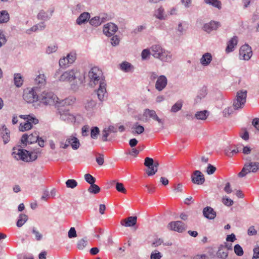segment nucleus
Masks as SVG:
<instances>
[{"label": "nucleus", "instance_id": "052dcab7", "mask_svg": "<svg viewBox=\"0 0 259 259\" xmlns=\"http://www.w3.org/2000/svg\"><path fill=\"white\" fill-rule=\"evenodd\" d=\"M146 28V27L145 25H139L132 31V33L136 35L145 29Z\"/></svg>", "mask_w": 259, "mask_h": 259}, {"label": "nucleus", "instance_id": "39448f33", "mask_svg": "<svg viewBox=\"0 0 259 259\" xmlns=\"http://www.w3.org/2000/svg\"><path fill=\"white\" fill-rule=\"evenodd\" d=\"M247 91L246 90L239 91L236 94V97L233 101V107L234 109L242 108L246 101Z\"/></svg>", "mask_w": 259, "mask_h": 259}, {"label": "nucleus", "instance_id": "0eeeda50", "mask_svg": "<svg viewBox=\"0 0 259 259\" xmlns=\"http://www.w3.org/2000/svg\"><path fill=\"white\" fill-rule=\"evenodd\" d=\"M38 138L39 136L36 132H35L29 135L27 134L23 135L21 139V143L24 145L23 147L24 148L26 146L27 143L31 144L36 143L37 140H39Z\"/></svg>", "mask_w": 259, "mask_h": 259}, {"label": "nucleus", "instance_id": "423d86ee", "mask_svg": "<svg viewBox=\"0 0 259 259\" xmlns=\"http://www.w3.org/2000/svg\"><path fill=\"white\" fill-rule=\"evenodd\" d=\"M21 145H18L13 148L12 155L17 160H21L28 162V150L22 149Z\"/></svg>", "mask_w": 259, "mask_h": 259}, {"label": "nucleus", "instance_id": "f03ea898", "mask_svg": "<svg viewBox=\"0 0 259 259\" xmlns=\"http://www.w3.org/2000/svg\"><path fill=\"white\" fill-rule=\"evenodd\" d=\"M150 50L151 55L163 62H170L172 60L171 53L163 49L159 45H153Z\"/></svg>", "mask_w": 259, "mask_h": 259}, {"label": "nucleus", "instance_id": "f257e3e1", "mask_svg": "<svg viewBox=\"0 0 259 259\" xmlns=\"http://www.w3.org/2000/svg\"><path fill=\"white\" fill-rule=\"evenodd\" d=\"M89 76L91 79L90 84L91 86L99 84V87L97 91L98 98L100 101H103L107 94L106 82L105 77L103 75L102 71L98 67H94L89 71Z\"/></svg>", "mask_w": 259, "mask_h": 259}, {"label": "nucleus", "instance_id": "0e129e2a", "mask_svg": "<svg viewBox=\"0 0 259 259\" xmlns=\"http://www.w3.org/2000/svg\"><path fill=\"white\" fill-rule=\"evenodd\" d=\"M68 236L69 238H75L77 236L76 231L74 227H71L68 232Z\"/></svg>", "mask_w": 259, "mask_h": 259}, {"label": "nucleus", "instance_id": "393cba45", "mask_svg": "<svg viewBox=\"0 0 259 259\" xmlns=\"http://www.w3.org/2000/svg\"><path fill=\"white\" fill-rule=\"evenodd\" d=\"M212 60V56L209 53H206L203 55L200 59L201 64L204 66L208 65Z\"/></svg>", "mask_w": 259, "mask_h": 259}, {"label": "nucleus", "instance_id": "6e6552de", "mask_svg": "<svg viewBox=\"0 0 259 259\" xmlns=\"http://www.w3.org/2000/svg\"><path fill=\"white\" fill-rule=\"evenodd\" d=\"M78 73L79 72L76 69L68 70L60 76L59 80L62 81L70 82L77 77Z\"/></svg>", "mask_w": 259, "mask_h": 259}, {"label": "nucleus", "instance_id": "f3484780", "mask_svg": "<svg viewBox=\"0 0 259 259\" xmlns=\"http://www.w3.org/2000/svg\"><path fill=\"white\" fill-rule=\"evenodd\" d=\"M220 26L221 24L219 22L211 20L208 23H205L202 27V29L209 33L213 30H216Z\"/></svg>", "mask_w": 259, "mask_h": 259}, {"label": "nucleus", "instance_id": "e2e57ef3", "mask_svg": "<svg viewBox=\"0 0 259 259\" xmlns=\"http://www.w3.org/2000/svg\"><path fill=\"white\" fill-rule=\"evenodd\" d=\"M151 55V50L144 49L142 51L141 56L142 60H144L147 59L148 57Z\"/></svg>", "mask_w": 259, "mask_h": 259}, {"label": "nucleus", "instance_id": "dca6fc26", "mask_svg": "<svg viewBox=\"0 0 259 259\" xmlns=\"http://www.w3.org/2000/svg\"><path fill=\"white\" fill-rule=\"evenodd\" d=\"M192 181L193 183L197 185H202L205 182L204 176L200 170L194 171L191 176Z\"/></svg>", "mask_w": 259, "mask_h": 259}, {"label": "nucleus", "instance_id": "69168bd1", "mask_svg": "<svg viewBox=\"0 0 259 259\" xmlns=\"http://www.w3.org/2000/svg\"><path fill=\"white\" fill-rule=\"evenodd\" d=\"M216 170V168L213 165L211 164H208L207 165L206 172L208 175H212L213 174Z\"/></svg>", "mask_w": 259, "mask_h": 259}, {"label": "nucleus", "instance_id": "2eb2a0df", "mask_svg": "<svg viewBox=\"0 0 259 259\" xmlns=\"http://www.w3.org/2000/svg\"><path fill=\"white\" fill-rule=\"evenodd\" d=\"M34 81L35 86L33 88L40 92L41 89L44 87L46 84V77L44 74H40L37 76Z\"/></svg>", "mask_w": 259, "mask_h": 259}, {"label": "nucleus", "instance_id": "a19ab883", "mask_svg": "<svg viewBox=\"0 0 259 259\" xmlns=\"http://www.w3.org/2000/svg\"><path fill=\"white\" fill-rule=\"evenodd\" d=\"M37 18L39 20L47 21L50 19V16H49L47 12L44 10H41L37 15Z\"/></svg>", "mask_w": 259, "mask_h": 259}, {"label": "nucleus", "instance_id": "79ce46f5", "mask_svg": "<svg viewBox=\"0 0 259 259\" xmlns=\"http://www.w3.org/2000/svg\"><path fill=\"white\" fill-rule=\"evenodd\" d=\"M38 151L35 150L33 151H28V162H31L35 160L38 157Z\"/></svg>", "mask_w": 259, "mask_h": 259}, {"label": "nucleus", "instance_id": "c9c22d12", "mask_svg": "<svg viewBox=\"0 0 259 259\" xmlns=\"http://www.w3.org/2000/svg\"><path fill=\"white\" fill-rule=\"evenodd\" d=\"M9 18V14L7 11L4 10L0 12V23L7 22Z\"/></svg>", "mask_w": 259, "mask_h": 259}, {"label": "nucleus", "instance_id": "7ed1b4c3", "mask_svg": "<svg viewBox=\"0 0 259 259\" xmlns=\"http://www.w3.org/2000/svg\"><path fill=\"white\" fill-rule=\"evenodd\" d=\"M39 101L45 105H53L58 102V98L52 92H39Z\"/></svg>", "mask_w": 259, "mask_h": 259}, {"label": "nucleus", "instance_id": "a211bd4d", "mask_svg": "<svg viewBox=\"0 0 259 259\" xmlns=\"http://www.w3.org/2000/svg\"><path fill=\"white\" fill-rule=\"evenodd\" d=\"M167 84V79L165 76H159L155 83V89L158 91H162L166 86Z\"/></svg>", "mask_w": 259, "mask_h": 259}, {"label": "nucleus", "instance_id": "e433bc0d", "mask_svg": "<svg viewBox=\"0 0 259 259\" xmlns=\"http://www.w3.org/2000/svg\"><path fill=\"white\" fill-rule=\"evenodd\" d=\"M66 57L68 60V63L73 64L76 59L77 54L76 52L74 51L70 52L67 55Z\"/></svg>", "mask_w": 259, "mask_h": 259}, {"label": "nucleus", "instance_id": "864d4df0", "mask_svg": "<svg viewBox=\"0 0 259 259\" xmlns=\"http://www.w3.org/2000/svg\"><path fill=\"white\" fill-rule=\"evenodd\" d=\"M113 183H115L116 186L115 188L117 191H118L119 192L125 193L126 192V190L125 188L124 187V185L122 183H119V182H115V181H113Z\"/></svg>", "mask_w": 259, "mask_h": 259}, {"label": "nucleus", "instance_id": "9d476101", "mask_svg": "<svg viewBox=\"0 0 259 259\" xmlns=\"http://www.w3.org/2000/svg\"><path fill=\"white\" fill-rule=\"evenodd\" d=\"M240 57L244 60H248L252 55L251 48L247 44L241 47L239 50Z\"/></svg>", "mask_w": 259, "mask_h": 259}, {"label": "nucleus", "instance_id": "20e7f679", "mask_svg": "<svg viewBox=\"0 0 259 259\" xmlns=\"http://www.w3.org/2000/svg\"><path fill=\"white\" fill-rule=\"evenodd\" d=\"M251 157H248L246 160L249 162H246L241 171L238 173L239 177H243L247 174L256 173L259 171V162L251 161Z\"/></svg>", "mask_w": 259, "mask_h": 259}, {"label": "nucleus", "instance_id": "aec40b11", "mask_svg": "<svg viewBox=\"0 0 259 259\" xmlns=\"http://www.w3.org/2000/svg\"><path fill=\"white\" fill-rule=\"evenodd\" d=\"M66 143L70 145L73 150H77L80 146L79 140L73 136H70L67 138Z\"/></svg>", "mask_w": 259, "mask_h": 259}, {"label": "nucleus", "instance_id": "13d9d810", "mask_svg": "<svg viewBox=\"0 0 259 259\" xmlns=\"http://www.w3.org/2000/svg\"><path fill=\"white\" fill-rule=\"evenodd\" d=\"M222 202L224 205L227 206H232L234 203L233 201L227 196H225L223 198Z\"/></svg>", "mask_w": 259, "mask_h": 259}, {"label": "nucleus", "instance_id": "f704fd0d", "mask_svg": "<svg viewBox=\"0 0 259 259\" xmlns=\"http://www.w3.org/2000/svg\"><path fill=\"white\" fill-rule=\"evenodd\" d=\"M76 100V99L73 97H69L59 103L62 106H69L73 104Z\"/></svg>", "mask_w": 259, "mask_h": 259}, {"label": "nucleus", "instance_id": "ea45409f", "mask_svg": "<svg viewBox=\"0 0 259 259\" xmlns=\"http://www.w3.org/2000/svg\"><path fill=\"white\" fill-rule=\"evenodd\" d=\"M182 106L183 102L182 101H178L171 107L170 111L176 113L181 109Z\"/></svg>", "mask_w": 259, "mask_h": 259}, {"label": "nucleus", "instance_id": "c03bdc74", "mask_svg": "<svg viewBox=\"0 0 259 259\" xmlns=\"http://www.w3.org/2000/svg\"><path fill=\"white\" fill-rule=\"evenodd\" d=\"M100 188L94 183L90 185V187L88 189V191L90 193L96 194L100 191Z\"/></svg>", "mask_w": 259, "mask_h": 259}, {"label": "nucleus", "instance_id": "774afa93", "mask_svg": "<svg viewBox=\"0 0 259 259\" xmlns=\"http://www.w3.org/2000/svg\"><path fill=\"white\" fill-rule=\"evenodd\" d=\"M253 255L252 259L259 258V246L254 247L253 249Z\"/></svg>", "mask_w": 259, "mask_h": 259}, {"label": "nucleus", "instance_id": "2f4dec72", "mask_svg": "<svg viewBox=\"0 0 259 259\" xmlns=\"http://www.w3.org/2000/svg\"><path fill=\"white\" fill-rule=\"evenodd\" d=\"M28 220V216L23 213H21L18 217L16 225L18 227H22Z\"/></svg>", "mask_w": 259, "mask_h": 259}, {"label": "nucleus", "instance_id": "cd10ccee", "mask_svg": "<svg viewBox=\"0 0 259 259\" xmlns=\"http://www.w3.org/2000/svg\"><path fill=\"white\" fill-rule=\"evenodd\" d=\"M207 95L206 88L203 87L198 92L197 96L195 99L194 102L195 104L200 102L202 99L204 98Z\"/></svg>", "mask_w": 259, "mask_h": 259}, {"label": "nucleus", "instance_id": "49530a36", "mask_svg": "<svg viewBox=\"0 0 259 259\" xmlns=\"http://www.w3.org/2000/svg\"><path fill=\"white\" fill-rule=\"evenodd\" d=\"M88 241L86 238H82L78 241L77 243V247L79 250H83L87 245Z\"/></svg>", "mask_w": 259, "mask_h": 259}, {"label": "nucleus", "instance_id": "37998d69", "mask_svg": "<svg viewBox=\"0 0 259 259\" xmlns=\"http://www.w3.org/2000/svg\"><path fill=\"white\" fill-rule=\"evenodd\" d=\"M14 83L17 87H20L23 83L22 77L20 74H15L14 75Z\"/></svg>", "mask_w": 259, "mask_h": 259}, {"label": "nucleus", "instance_id": "f8f14e48", "mask_svg": "<svg viewBox=\"0 0 259 259\" xmlns=\"http://www.w3.org/2000/svg\"><path fill=\"white\" fill-rule=\"evenodd\" d=\"M168 227L171 230L177 231L179 233H182L186 229V226L182 221H178L171 222L168 225Z\"/></svg>", "mask_w": 259, "mask_h": 259}, {"label": "nucleus", "instance_id": "bb28decb", "mask_svg": "<svg viewBox=\"0 0 259 259\" xmlns=\"http://www.w3.org/2000/svg\"><path fill=\"white\" fill-rule=\"evenodd\" d=\"M96 105V101L92 99H88L84 103V108L87 111H91L95 108Z\"/></svg>", "mask_w": 259, "mask_h": 259}, {"label": "nucleus", "instance_id": "ddd939ff", "mask_svg": "<svg viewBox=\"0 0 259 259\" xmlns=\"http://www.w3.org/2000/svg\"><path fill=\"white\" fill-rule=\"evenodd\" d=\"M117 30V26L113 23L110 22L104 25L103 31L105 35L110 37L113 35Z\"/></svg>", "mask_w": 259, "mask_h": 259}, {"label": "nucleus", "instance_id": "6ab92c4d", "mask_svg": "<svg viewBox=\"0 0 259 259\" xmlns=\"http://www.w3.org/2000/svg\"><path fill=\"white\" fill-rule=\"evenodd\" d=\"M137 217L136 216H131L121 220L120 224L122 226L126 227H133L137 224Z\"/></svg>", "mask_w": 259, "mask_h": 259}, {"label": "nucleus", "instance_id": "a878e982", "mask_svg": "<svg viewBox=\"0 0 259 259\" xmlns=\"http://www.w3.org/2000/svg\"><path fill=\"white\" fill-rule=\"evenodd\" d=\"M217 256L218 258L221 259H226L228 256V251L225 250L224 246L223 244L219 246L218 250L217 252Z\"/></svg>", "mask_w": 259, "mask_h": 259}, {"label": "nucleus", "instance_id": "9b49d317", "mask_svg": "<svg viewBox=\"0 0 259 259\" xmlns=\"http://www.w3.org/2000/svg\"><path fill=\"white\" fill-rule=\"evenodd\" d=\"M143 116L146 117V118L149 117L150 118L157 121L158 123L160 124L162 128H163L164 122L161 119L158 117L155 110L145 109L144 111Z\"/></svg>", "mask_w": 259, "mask_h": 259}, {"label": "nucleus", "instance_id": "5701e85b", "mask_svg": "<svg viewBox=\"0 0 259 259\" xmlns=\"http://www.w3.org/2000/svg\"><path fill=\"white\" fill-rule=\"evenodd\" d=\"M237 43L238 37L236 36H233L227 43V46L225 50L226 53H229L233 52Z\"/></svg>", "mask_w": 259, "mask_h": 259}, {"label": "nucleus", "instance_id": "1a4fd4ad", "mask_svg": "<svg viewBox=\"0 0 259 259\" xmlns=\"http://www.w3.org/2000/svg\"><path fill=\"white\" fill-rule=\"evenodd\" d=\"M39 92L32 88L31 91L23 94V98L24 100L29 103L39 101Z\"/></svg>", "mask_w": 259, "mask_h": 259}, {"label": "nucleus", "instance_id": "3c124183", "mask_svg": "<svg viewBox=\"0 0 259 259\" xmlns=\"http://www.w3.org/2000/svg\"><path fill=\"white\" fill-rule=\"evenodd\" d=\"M84 179L85 181L90 184V185L94 184L96 182V179L94 177H93L90 174H86L84 175Z\"/></svg>", "mask_w": 259, "mask_h": 259}, {"label": "nucleus", "instance_id": "de8ad7c7", "mask_svg": "<svg viewBox=\"0 0 259 259\" xmlns=\"http://www.w3.org/2000/svg\"><path fill=\"white\" fill-rule=\"evenodd\" d=\"M234 251L235 253L239 256H241L243 255L244 251L242 247L238 244L234 245Z\"/></svg>", "mask_w": 259, "mask_h": 259}, {"label": "nucleus", "instance_id": "58836bf2", "mask_svg": "<svg viewBox=\"0 0 259 259\" xmlns=\"http://www.w3.org/2000/svg\"><path fill=\"white\" fill-rule=\"evenodd\" d=\"M59 112L60 114V118L64 121L70 119L71 117L72 116V115L69 113L68 110L60 111Z\"/></svg>", "mask_w": 259, "mask_h": 259}, {"label": "nucleus", "instance_id": "473e14b6", "mask_svg": "<svg viewBox=\"0 0 259 259\" xmlns=\"http://www.w3.org/2000/svg\"><path fill=\"white\" fill-rule=\"evenodd\" d=\"M132 133L134 134H137L140 135L144 132V126L139 124L138 122H136L134 124L132 127Z\"/></svg>", "mask_w": 259, "mask_h": 259}, {"label": "nucleus", "instance_id": "680f3d73", "mask_svg": "<svg viewBox=\"0 0 259 259\" xmlns=\"http://www.w3.org/2000/svg\"><path fill=\"white\" fill-rule=\"evenodd\" d=\"M58 47L56 45L48 46L46 49V53L50 54L57 51Z\"/></svg>", "mask_w": 259, "mask_h": 259}, {"label": "nucleus", "instance_id": "a18cd8bd", "mask_svg": "<svg viewBox=\"0 0 259 259\" xmlns=\"http://www.w3.org/2000/svg\"><path fill=\"white\" fill-rule=\"evenodd\" d=\"M89 23L92 26L96 27L100 26L101 25L100 17L99 16L93 17L89 20Z\"/></svg>", "mask_w": 259, "mask_h": 259}, {"label": "nucleus", "instance_id": "603ef678", "mask_svg": "<svg viewBox=\"0 0 259 259\" xmlns=\"http://www.w3.org/2000/svg\"><path fill=\"white\" fill-rule=\"evenodd\" d=\"M32 125L28 122H25L24 124L21 123L19 126V130L22 132H24L31 129Z\"/></svg>", "mask_w": 259, "mask_h": 259}, {"label": "nucleus", "instance_id": "412c9836", "mask_svg": "<svg viewBox=\"0 0 259 259\" xmlns=\"http://www.w3.org/2000/svg\"><path fill=\"white\" fill-rule=\"evenodd\" d=\"M203 214L204 217L209 220H213L216 217V212L210 206H206L203 208Z\"/></svg>", "mask_w": 259, "mask_h": 259}, {"label": "nucleus", "instance_id": "c85d7f7f", "mask_svg": "<svg viewBox=\"0 0 259 259\" xmlns=\"http://www.w3.org/2000/svg\"><path fill=\"white\" fill-rule=\"evenodd\" d=\"M120 68L125 72H128L134 68V67L130 63L124 61L120 64Z\"/></svg>", "mask_w": 259, "mask_h": 259}, {"label": "nucleus", "instance_id": "4d7b16f0", "mask_svg": "<svg viewBox=\"0 0 259 259\" xmlns=\"http://www.w3.org/2000/svg\"><path fill=\"white\" fill-rule=\"evenodd\" d=\"M110 132L107 127L104 128L102 131V140L103 142H106L108 140L107 139V137L109 136L110 134Z\"/></svg>", "mask_w": 259, "mask_h": 259}, {"label": "nucleus", "instance_id": "4468645a", "mask_svg": "<svg viewBox=\"0 0 259 259\" xmlns=\"http://www.w3.org/2000/svg\"><path fill=\"white\" fill-rule=\"evenodd\" d=\"M144 165L148 168L146 170V172L148 176H153L156 174V171L154 167V160L150 157H146L144 160Z\"/></svg>", "mask_w": 259, "mask_h": 259}, {"label": "nucleus", "instance_id": "6e6d98bb", "mask_svg": "<svg viewBox=\"0 0 259 259\" xmlns=\"http://www.w3.org/2000/svg\"><path fill=\"white\" fill-rule=\"evenodd\" d=\"M162 256V254L157 250L153 251L150 255V259H160Z\"/></svg>", "mask_w": 259, "mask_h": 259}, {"label": "nucleus", "instance_id": "09e8293b", "mask_svg": "<svg viewBox=\"0 0 259 259\" xmlns=\"http://www.w3.org/2000/svg\"><path fill=\"white\" fill-rule=\"evenodd\" d=\"M100 133L99 128L97 126L92 127L91 130V137L93 139H97Z\"/></svg>", "mask_w": 259, "mask_h": 259}, {"label": "nucleus", "instance_id": "7c9ffc66", "mask_svg": "<svg viewBox=\"0 0 259 259\" xmlns=\"http://www.w3.org/2000/svg\"><path fill=\"white\" fill-rule=\"evenodd\" d=\"M205 4L211 6L219 10L222 9V3L219 0H204Z\"/></svg>", "mask_w": 259, "mask_h": 259}, {"label": "nucleus", "instance_id": "8fccbe9b", "mask_svg": "<svg viewBox=\"0 0 259 259\" xmlns=\"http://www.w3.org/2000/svg\"><path fill=\"white\" fill-rule=\"evenodd\" d=\"M67 188L73 189L77 186V182L73 179H69L65 182Z\"/></svg>", "mask_w": 259, "mask_h": 259}, {"label": "nucleus", "instance_id": "4c0bfd02", "mask_svg": "<svg viewBox=\"0 0 259 259\" xmlns=\"http://www.w3.org/2000/svg\"><path fill=\"white\" fill-rule=\"evenodd\" d=\"M84 10H85V6L83 4L79 3L73 8L72 12L74 14L76 15Z\"/></svg>", "mask_w": 259, "mask_h": 259}, {"label": "nucleus", "instance_id": "bf43d9fd", "mask_svg": "<svg viewBox=\"0 0 259 259\" xmlns=\"http://www.w3.org/2000/svg\"><path fill=\"white\" fill-rule=\"evenodd\" d=\"M68 64V60L66 57H63L60 58L59 61V64L61 67L66 68Z\"/></svg>", "mask_w": 259, "mask_h": 259}, {"label": "nucleus", "instance_id": "c756f323", "mask_svg": "<svg viewBox=\"0 0 259 259\" xmlns=\"http://www.w3.org/2000/svg\"><path fill=\"white\" fill-rule=\"evenodd\" d=\"M209 115V112L206 110L198 111L196 113L195 117L198 120H205Z\"/></svg>", "mask_w": 259, "mask_h": 259}, {"label": "nucleus", "instance_id": "5fc2aeb1", "mask_svg": "<svg viewBox=\"0 0 259 259\" xmlns=\"http://www.w3.org/2000/svg\"><path fill=\"white\" fill-rule=\"evenodd\" d=\"M26 121L29 122L32 125V124H36L38 123V119L32 114L28 115Z\"/></svg>", "mask_w": 259, "mask_h": 259}, {"label": "nucleus", "instance_id": "b1692460", "mask_svg": "<svg viewBox=\"0 0 259 259\" xmlns=\"http://www.w3.org/2000/svg\"><path fill=\"white\" fill-rule=\"evenodd\" d=\"M2 137L3 139L4 144L8 143L10 141V131L4 125L2 126L1 129Z\"/></svg>", "mask_w": 259, "mask_h": 259}, {"label": "nucleus", "instance_id": "72a5a7b5", "mask_svg": "<svg viewBox=\"0 0 259 259\" xmlns=\"http://www.w3.org/2000/svg\"><path fill=\"white\" fill-rule=\"evenodd\" d=\"M154 16L159 20H164L165 17L164 16V9L162 7H159L157 10L154 12Z\"/></svg>", "mask_w": 259, "mask_h": 259}, {"label": "nucleus", "instance_id": "338daca9", "mask_svg": "<svg viewBox=\"0 0 259 259\" xmlns=\"http://www.w3.org/2000/svg\"><path fill=\"white\" fill-rule=\"evenodd\" d=\"M32 233L35 235V239L37 240H40L42 239V235L36 230L35 228L33 227L32 228Z\"/></svg>", "mask_w": 259, "mask_h": 259}, {"label": "nucleus", "instance_id": "4be33fe9", "mask_svg": "<svg viewBox=\"0 0 259 259\" xmlns=\"http://www.w3.org/2000/svg\"><path fill=\"white\" fill-rule=\"evenodd\" d=\"M90 14L89 12H84L77 18L76 23L77 24L81 25L88 22L90 20Z\"/></svg>", "mask_w": 259, "mask_h": 259}]
</instances>
